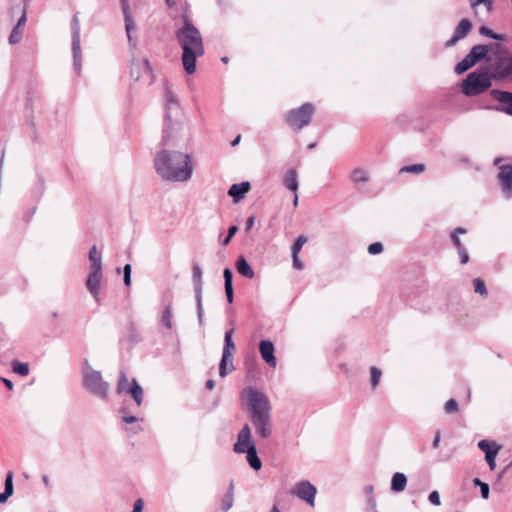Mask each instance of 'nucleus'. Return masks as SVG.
I'll return each mask as SVG.
<instances>
[{"label": "nucleus", "mask_w": 512, "mask_h": 512, "mask_svg": "<svg viewBox=\"0 0 512 512\" xmlns=\"http://www.w3.org/2000/svg\"><path fill=\"white\" fill-rule=\"evenodd\" d=\"M182 125L173 122L167 113V125L163 131L161 148L154 157L158 176L168 182L184 183L192 178L194 165L190 154L172 149L177 145Z\"/></svg>", "instance_id": "obj_1"}, {"label": "nucleus", "mask_w": 512, "mask_h": 512, "mask_svg": "<svg viewBox=\"0 0 512 512\" xmlns=\"http://www.w3.org/2000/svg\"><path fill=\"white\" fill-rule=\"evenodd\" d=\"M182 26L176 30L175 37L182 49L181 61L185 72L189 75L196 71V61L205 53L204 42L198 28L188 16H183Z\"/></svg>", "instance_id": "obj_2"}, {"label": "nucleus", "mask_w": 512, "mask_h": 512, "mask_svg": "<svg viewBox=\"0 0 512 512\" xmlns=\"http://www.w3.org/2000/svg\"><path fill=\"white\" fill-rule=\"evenodd\" d=\"M487 71L494 81L512 79V54L502 45H493V50L487 58Z\"/></svg>", "instance_id": "obj_3"}, {"label": "nucleus", "mask_w": 512, "mask_h": 512, "mask_svg": "<svg viewBox=\"0 0 512 512\" xmlns=\"http://www.w3.org/2000/svg\"><path fill=\"white\" fill-rule=\"evenodd\" d=\"M233 451L236 454H246V461L253 470L258 471L262 468V461L257 454L256 444L248 424H244L239 431Z\"/></svg>", "instance_id": "obj_4"}, {"label": "nucleus", "mask_w": 512, "mask_h": 512, "mask_svg": "<svg viewBox=\"0 0 512 512\" xmlns=\"http://www.w3.org/2000/svg\"><path fill=\"white\" fill-rule=\"evenodd\" d=\"M494 79L488 71H474L467 75L461 83V91L465 96L474 97L487 91Z\"/></svg>", "instance_id": "obj_5"}, {"label": "nucleus", "mask_w": 512, "mask_h": 512, "mask_svg": "<svg viewBox=\"0 0 512 512\" xmlns=\"http://www.w3.org/2000/svg\"><path fill=\"white\" fill-rule=\"evenodd\" d=\"M244 395L250 411V418L271 414V403L263 391L248 387L244 390Z\"/></svg>", "instance_id": "obj_6"}, {"label": "nucleus", "mask_w": 512, "mask_h": 512, "mask_svg": "<svg viewBox=\"0 0 512 512\" xmlns=\"http://www.w3.org/2000/svg\"><path fill=\"white\" fill-rule=\"evenodd\" d=\"M83 385L86 390L100 399H106L109 394V383L103 380L101 372L88 365L83 369Z\"/></svg>", "instance_id": "obj_7"}, {"label": "nucleus", "mask_w": 512, "mask_h": 512, "mask_svg": "<svg viewBox=\"0 0 512 512\" xmlns=\"http://www.w3.org/2000/svg\"><path fill=\"white\" fill-rule=\"evenodd\" d=\"M313 113L314 106L310 103H305L297 109L290 110L286 114V121L293 130L299 131L311 122Z\"/></svg>", "instance_id": "obj_8"}, {"label": "nucleus", "mask_w": 512, "mask_h": 512, "mask_svg": "<svg viewBox=\"0 0 512 512\" xmlns=\"http://www.w3.org/2000/svg\"><path fill=\"white\" fill-rule=\"evenodd\" d=\"M233 329L226 331L224 338V348L222 353V358L219 365V375L221 377L227 376L230 372L234 370V365L232 362V355L235 351V345L232 340Z\"/></svg>", "instance_id": "obj_9"}, {"label": "nucleus", "mask_w": 512, "mask_h": 512, "mask_svg": "<svg viewBox=\"0 0 512 512\" xmlns=\"http://www.w3.org/2000/svg\"><path fill=\"white\" fill-rule=\"evenodd\" d=\"M72 51H73V60H74V69L78 75L81 72V60H82V51H81V43H80V24L79 19L76 15H74L72 20Z\"/></svg>", "instance_id": "obj_10"}, {"label": "nucleus", "mask_w": 512, "mask_h": 512, "mask_svg": "<svg viewBox=\"0 0 512 512\" xmlns=\"http://www.w3.org/2000/svg\"><path fill=\"white\" fill-rule=\"evenodd\" d=\"M316 487L307 480L296 483L291 489V494L305 501L309 506L314 507Z\"/></svg>", "instance_id": "obj_11"}, {"label": "nucleus", "mask_w": 512, "mask_h": 512, "mask_svg": "<svg viewBox=\"0 0 512 512\" xmlns=\"http://www.w3.org/2000/svg\"><path fill=\"white\" fill-rule=\"evenodd\" d=\"M252 425L257 436L261 439H268L272 436V414L251 418Z\"/></svg>", "instance_id": "obj_12"}, {"label": "nucleus", "mask_w": 512, "mask_h": 512, "mask_svg": "<svg viewBox=\"0 0 512 512\" xmlns=\"http://www.w3.org/2000/svg\"><path fill=\"white\" fill-rule=\"evenodd\" d=\"M497 180L504 198L510 200L512 198V165L499 166Z\"/></svg>", "instance_id": "obj_13"}, {"label": "nucleus", "mask_w": 512, "mask_h": 512, "mask_svg": "<svg viewBox=\"0 0 512 512\" xmlns=\"http://www.w3.org/2000/svg\"><path fill=\"white\" fill-rule=\"evenodd\" d=\"M192 278L195 283V298L197 304V314L199 324L202 325L204 311L202 306V269L199 265H194L192 269Z\"/></svg>", "instance_id": "obj_14"}, {"label": "nucleus", "mask_w": 512, "mask_h": 512, "mask_svg": "<svg viewBox=\"0 0 512 512\" xmlns=\"http://www.w3.org/2000/svg\"><path fill=\"white\" fill-rule=\"evenodd\" d=\"M130 75L135 81L143 79L144 77L151 78V67L149 61L145 58L133 59Z\"/></svg>", "instance_id": "obj_15"}, {"label": "nucleus", "mask_w": 512, "mask_h": 512, "mask_svg": "<svg viewBox=\"0 0 512 512\" xmlns=\"http://www.w3.org/2000/svg\"><path fill=\"white\" fill-rule=\"evenodd\" d=\"M472 29V22L468 18L460 20L456 26L453 36L445 43L446 47H453L458 41L464 39Z\"/></svg>", "instance_id": "obj_16"}, {"label": "nucleus", "mask_w": 512, "mask_h": 512, "mask_svg": "<svg viewBox=\"0 0 512 512\" xmlns=\"http://www.w3.org/2000/svg\"><path fill=\"white\" fill-rule=\"evenodd\" d=\"M122 12L124 15L125 30L130 46H132L131 31L135 29V23L133 20L132 12L129 6V0H120Z\"/></svg>", "instance_id": "obj_17"}, {"label": "nucleus", "mask_w": 512, "mask_h": 512, "mask_svg": "<svg viewBox=\"0 0 512 512\" xmlns=\"http://www.w3.org/2000/svg\"><path fill=\"white\" fill-rule=\"evenodd\" d=\"M259 351L263 360L271 367H276V358L274 355V345L269 340H262L259 343Z\"/></svg>", "instance_id": "obj_18"}, {"label": "nucleus", "mask_w": 512, "mask_h": 512, "mask_svg": "<svg viewBox=\"0 0 512 512\" xmlns=\"http://www.w3.org/2000/svg\"><path fill=\"white\" fill-rule=\"evenodd\" d=\"M88 258L91 262L88 274L103 275L102 256L101 253L97 251L96 246H93L89 250Z\"/></svg>", "instance_id": "obj_19"}, {"label": "nucleus", "mask_w": 512, "mask_h": 512, "mask_svg": "<svg viewBox=\"0 0 512 512\" xmlns=\"http://www.w3.org/2000/svg\"><path fill=\"white\" fill-rule=\"evenodd\" d=\"M492 50L493 45H476L468 54L476 65L481 60L487 59Z\"/></svg>", "instance_id": "obj_20"}, {"label": "nucleus", "mask_w": 512, "mask_h": 512, "mask_svg": "<svg viewBox=\"0 0 512 512\" xmlns=\"http://www.w3.org/2000/svg\"><path fill=\"white\" fill-rule=\"evenodd\" d=\"M102 278L103 275L88 274L87 276L86 287L96 301H99V290Z\"/></svg>", "instance_id": "obj_21"}, {"label": "nucleus", "mask_w": 512, "mask_h": 512, "mask_svg": "<svg viewBox=\"0 0 512 512\" xmlns=\"http://www.w3.org/2000/svg\"><path fill=\"white\" fill-rule=\"evenodd\" d=\"M491 96L494 100L507 104V107L504 110L506 113L512 115V93L494 89L491 91Z\"/></svg>", "instance_id": "obj_22"}, {"label": "nucleus", "mask_w": 512, "mask_h": 512, "mask_svg": "<svg viewBox=\"0 0 512 512\" xmlns=\"http://www.w3.org/2000/svg\"><path fill=\"white\" fill-rule=\"evenodd\" d=\"M250 189V183L249 182H242L240 184H233L228 194L231 196L235 202L240 201L244 195L249 191Z\"/></svg>", "instance_id": "obj_23"}, {"label": "nucleus", "mask_w": 512, "mask_h": 512, "mask_svg": "<svg viewBox=\"0 0 512 512\" xmlns=\"http://www.w3.org/2000/svg\"><path fill=\"white\" fill-rule=\"evenodd\" d=\"M126 394L131 395L133 400L135 401L136 405L139 407L143 403V397H144V390L143 388L138 384L136 379H132L130 383V387Z\"/></svg>", "instance_id": "obj_24"}, {"label": "nucleus", "mask_w": 512, "mask_h": 512, "mask_svg": "<svg viewBox=\"0 0 512 512\" xmlns=\"http://www.w3.org/2000/svg\"><path fill=\"white\" fill-rule=\"evenodd\" d=\"M407 486V477L402 472H396L393 474L391 479V490L395 493H399L405 490Z\"/></svg>", "instance_id": "obj_25"}, {"label": "nucleus", "mask_w": 512, "mask_h": 512, "mask_svg": "<svg viewBox=\"0 0 512 512\" xmlns=\"http://www.w3.org/2000/svg\"><path fill=\"white\" fill-rule=\"evenodd\" d=\"M236 270L237 272L249 279H252L254 277V271L248 261L243 257H239L236 262Z\"/></svg>", "instance_id": "obj_26"}, {"label": "nucleus", "mask_w": 512, "mask_h": 512, "mask_svg": "<svg viewBox=\"0 0 512 512\" xmlns=\"http://www.w3.org/2000/svg\"><path fill=\"white\" fill-rule=\"evenodd\" d=\"M283 184L284 186L293 191L294 193L297 192L298 190V187H299V183H298V175H297V171L295 169H290L285 177H284V181H283Z\"/></svg>", "instance_id": "obj_27"}, {"label": "nucleus", "mask_w": 512, "mask_h": 512, "mask_svg": "<svg viewBox=\"0 0 512 512\" xmlns=\"http://www.w3.org/2000/svg\"><path fill=\"white\" fill-rule=\"evenodd\" d=\"M225 293L229 303L233 302V284H232V271L225 268L223 271Z\"/></svg>", "instance_id": "obj_28"}, {"label": "nucleus", "mask_w": 512, "mask_h": 512, "mask_svg": "<svg viewBox=\"0 0 512 512\" xmlns=\"http://www.w3.org/2000/svg\"><path fill=\"white\" fill-rule=\"evenodd\" d=\"M234 502V486L233 483L230 484L227 493L223 496L221 500V508L223 511H228Z\"/></svg>", "instance_id": "obj_29"}, {"label": "nucleus", "mask_w": 512, "mask_h": 512, "mask_svg": "<svg viewBox=\"0 0 512 512\" xmlns=\"http://www.w3.org/2000/svg\"><path fill=\"white\" fill-rule=\"evenodd\" d=\"M473 66H475V63L473 62V60L471 59V57L469 56V54H467L456 66H455V73L457 74H463L465 73L466 71H468L470 68H472Z\"/></svg>", "instance_id": "obj_30"}, {"label": "nucleus", "mask_w": 512, "mask_h": 512, "mask_svg": "<svg viewBox=\"0 0 512 512\" xmlns=\"http://www.w3.org/2000/svg\"><path fill=\"white\" fill-rule=\"evenodd\" d=\"M473 66H475V63L473 62V60L471 59V57L469 56V54H467L456 66H455V73L457 74H463L465 73L466 71H468L470 68H472Z\"/></svg>", "instance_id": "obj_31"}, {"label": "nucleus", "mask_w": 512, "mask_h": 512, "mask_svg": "<svg viewBox=\"0 0 512 512\" xmlns=\"http://www.w3.org/2000/svg\"><path fill=\"white\" fill-rule=\"evenodd\" d=\"M501 449V446L495 442H493V452L485 455V460L489 466V469L493 471L496 468V458Z\"/></svg>", "instance_id": "obj_32"}, {"label": "nucleus", "mask_w": 512, "mask_h": 512, "mask_svg": "<svg viewBox=\"0 0 512 512\" xmlns=\"http://www.w3.org/2000/svg\"><path fill=\"white\" fill-rule=\"evenodd\" d=\"M12 371L20 376H28L30 372L29 364L24 362L13 361Z\"/></svg>", "instance_id": "obj_33"}, {"label": "nucleus", "mask_w": 512, "mask_h": 512, "mask_svg": "<svg viewBox=\"0 0 512 512\" xmlns=\"http://www.w3.org/2000/svg\"><path fill=\"white\" fill-rule=\"evenodd\" d=\"M466 229L462 227H458L454 229V231L451 233V240L453 243V246L456 248L457 251L465 248L459 238V234H465Z\"/></svg>", "instance_id": "obj_34"}, {"label": "nucleus", "mask_w": 512, "mask_h": 512, "mask_svg": "<svg viewBox=\"0 0 512 512\" xmlns=\"http://www.w3.org/2000/svg\"><path fill=\"white\" fill-rule=\"evenodd\" d=\"M382 376V371L375 366H372L370 368V384L373 390H375L380 382Z\"/></svg>", "instance_id": "obj_35"}, {"label": "nucleus", "mask_w": 512, "mask_h": 512, "mask_svg": "<svg viewBox=\"0 0 512 512\" xmlns=\"http://www.w3.org/2000/svg\"><path fill=\"white\" fill-rule=\"evenodd\" d=\"M129 387H130V384L128 383L126 374L123 371L120 372L119 380H118V384H117V392L119 394L127 393Z\"/></svg>", "instance_id": "obj_36"}, {"label": "nucleus", "mask_w": 512, "mask_h": 512, "mask_svg": "<svg viewBox=\"0 0 512 512\" xmlns=\"http://www.w3.org/2000/svg\"><path fill=\"white\" fill-rule=\"evenodd\" d=\"M474 292L480 294L482 297L486 298L488 295V291L486 289V285L484 281L480 278H475L473 280Z\"/></svg>", "instance_id": "obj_37"}, {"label": "nucleus", "mask_w": 512, "mask_h": 512, "mask_svg": "<svg viewBox=\"0 0 512 512\" xmlns=\"http://www.w3.org/2000/svg\"><path fill=\"white\" fill-rule=\"evenodd\" d=\"M161 321L168 329H172V307L170 304L165 307Z\"/></svg>", "instance_id": "obj_38"}, {"label": "nucleus", "mask_w": 512, "mask_h": 512, "mask_svg": "<svg viewBox=\"0 0 512 512\" xmlns=\"http://www.w3.org/2000/svg\"><path fill=\"white\" fill-rule=\"evenodd\" d=\"M425 171V165L424 164H413L404 166L400 169V173H414V174H420Z\"/></svg>", "instance_id": "obj_39"}, {"label": "nucleus", "mask_w": 512, "mask_h": 512, "mask_svg": "<svg viewBox=\"0 0 512 512\" xmlns=\"http://www.w3.org/2000/svg\"><path fill=\"white\" fill-rule=\"evenodd\" d=\"M369 179L368 174L366 171L362 169H356L352 173V180L355 183H365Z\"/></svg>", "instance_id": "obj_40"}, {"label": "nucleus", "mask_w": 512, "mask_h": 512, "mask_svg": "<svg viewBox=\"0 0 512 512\" xmlns=\"http://www.w3.org/2000/svg\"><path fill=\"white\" fill-rule=\"evenodd\" d=\"M471 8L476 12L479 5H484L488 12L492 11L493 1L492 0H469Z\"/></svg>", "instance_id": "obj_41"}, {"label": "nucleus", "mask_w": 512, "mask_h": 512, "mask_svg": "<svg viewBox=\"0 0 512 512\" xmlns=\"http://www.w3.org/2000/svg\"><path fill=\"white\" fill-rule=\"evenodd\" d=\"M307 237L305 236H299L296 241L294 242L293 246H292V249H291V254L292 255H299L303 245L307 242Z\"/></svg>", "instance_id": "obj_42"}, {"label": "nucleus", "mask_w": 512, "mask_h": 512, "mask_svg": "<svg viewBox=\"0 0 512 512\" xmlns=\"http://www.w3.org/2000/svg\"><path fill=\"white\" fill-rule=\"evenodd\" d=\"M479 33L483 36L492 38L494 40H503L504 39L503 35L494 33L490 28H488L486 26H481L479 29Z\"/></svg>", "instance_id": "obj_43"}, {"label": "nucleus", "mask_w": 512, "mask_h": 512, "mask_svg": "<svg viewBox=\"0 0 512 512\" xmlns=\"http://www.w3.org/2000/svg\"><path fill=\"white\" fill-rule=\"evenodd\" d=\"M13 492H14V488H13V472L10 471V472H8L6 474L4 493L9 495V497H10V496L13 495Z\"/></svg>", "instance_id": "obj_44"}, {"label": "nucleus", "mask_w": 512, "mask_h": 512, "mask_svg": "<svg viewBox=\"0 0 512 512\" xmlns=\"http://www.w3.org/2000/svg\"><path fill=\"white\" fill-rule=\"evenodd\" d=\"M22 37L21 29L18 27H14L11 31V34L9 36V43L10 44H17L20 42Z\"/></svg>", "instance_id": "obj_45"}, {"label": "nucleus", "mask_w": 512, "mask_h": 512, "mask_svg": "<svg viewBox=\"0 0 512 512\" xmlns=\"http://www.w3.org/2000/svg\"><path fill=\"white\" fill-rule=\"evenodd\" d=\"M166 104L168 110L178 109L176 98L171 92L166 93Z\"/></svg>", "instance_id": "obj_46"}, {"label": "nucleus", "mask_w": 512, "mask_h": 512, "mask_svg": "<svg viewBox=\"0 0 512 512\" xmlns=\"http://www.w3.org/2000/svg\"><path fill=\"white\" fill-rule=\"evenodd\" d=\"M477 446L481 451H483L485 453V455H487V452L488 453L493 452V442L490 443L488 440L479 441Z\"/></svg>", "instance_id": "obj_47"}, {"label": "nucleus", "mask_w": 512, "mask_h": 512, "mask_svg": "<svg viewBox=\"0 0 512 512\" xmlns=\"http://www.w3.org/2000/svg\"><path fill=\"white\" fill-rule=\"evenodd\" d=\"M446 413H454L458 411V403L455 399H449L444 406Z\"/></svg>", "instance_id": "obj_48"}, {"label": "nucleus", "mask_w": 512, "mask_h": 512, "mask_svg": "<svg viewBox=\"0 0 512 512\" xmlns=\"http://www.w3.org/2000/svg\"><path fill=\"white\" fill-rule=\"evenodd\" d=\"M383 251V245L380 242L372 243L368 246V252L371 255L379 254Z\"/></svg>", "instance_id": "obj_49"}, {"label": "nucleus", "mask_w": 512, "mask_h": 512, "mask_svg": "<svg viewBox=\"0 0 512 512\" xmlns=\"http://www.w3.org/2000/svg\"><path fill=\"white\" fill-rule=\"evenodd\" d=\"M428 500L434 506L441 505L440 495L438 491H432L428 496Z\"/></svg>", "instance_id": "obj_50"}, {"label": "nucleus", "mask_w": 512, "mask_h": 512, "mask_svg": "<svg viewBox=\"0 0 512 512\" xmlns=\"http://www.w3.org/2000/svg\"><path fill=\"white\" fill-rule=\"evenodd\" d=\"M457 252H458V255L460 257V262L462 264H467L469 262V254H468L466 248H463V249H461V250H459Z\"/></svg>", "instance_id": "obj_51"}, {"label": "nucleus", "mask_w": 512, "mask_h": 512, "mask_svg": "<svg viewBox=\"0 0 512 512\" xmlns=\"http://www.w3.org/2000/svg\"><path fill=\"white\" fill-rule=\"evenodd\" d=\"M292 259H293V267L295 269H297V270H303L304 269V264L299 259V255H292Z\"/></svg>", "instance_id": "obj_52"}, {"label": "nucleus", "mask_w": 512, "mask_h": 512, "mask_svg": "<svg viewBox=\"0 0 512 512\" xmlns=\"http://www.w3.org/2000/svg\"><path fill=\"white\" fill-rule=\"evenodd\" d=\"M480 491H481V496L483 499L486 500L489 498L490 489H489V485L487 483H483L480 486Z\"/></svg>", "instance_id": "obj_53"}, {"label": "nucleus", "mask_w": 512, "mask_h": 512, "mask_svg": "<svg viewBox=\"0 0 512 512\" xmlns=\"http://www.w3.org/2000/svg\"><path fill=\"white\" fill-rule=\"evenodd\" d=\"M143 507H144V501H143V499L139 498L134 502L132 512H142Z\"/></svg>", "instance_id": "obj_54"}, {"label": "nucleus", "mask_w": 512, "mask_h": 512, "mask_svg": "<svg viewBox=\"0 0 512 512\" xmlns=\"http://www.w3.org/2000/svg\"><path fill=\"white\" fill-rule=\"evenodd\" d=\"M122 420L126 423V424H131V423H134V422H137L139 421V419L135 416H131V415H124L122 416Z\"/></svg>", "instance_id": "obj_55"}, {"label": "nucleus", "mask_w": 512, "mask_h": 512, "mask_svg": "<svg viewBox=\"0 0 512 512\" xmlns=\"http://www.w3.org/2000/svg\"><path fill=\"white\" fill-rule=\"evenodd\" d=\"M26 21H27L26 12H25V10H23V13H22L21 17L18 19V22L15 27H18L21 29V27L25 25Z\"/></svg>", "instance_id": "obj_56"}, {"label": "nucleus", "mask_w": 512, "mask_h": 512, "mask_svg": "<svg viewBox=\"0 0 512 512\" xmlns=\"http://www.w3.org/2000/svg\"><path fill=\"white\" fill-rule=\"evenodd\" d=\"M440 439H441L440 431H437L436 434H435L434 440L432 442V447L434 449H437L439 447Z\"/></svg>", "instance_id": "obj_57"}, {"label": "nucleus", "mask_w": 512, "mask_h": 512, "mask_svg": "<svg viewBox=\"0 0 512 512\" xmlns=\"http://www.w3.org/2000/svg\"><path fill=\"white\" fill-rule=\"evenodd\" d=\"M0 381L9 389V390H13L14 388V385L13 383L7 379V378H3V377H0Z\"/></svg>", "instance_id": "obj_58"}, {"label": "nucleus", "mask_w": 512, "mask_h": 512, "mask_svg": "<svg viewBox=\"0 0 512 512\" xmlns=\"http://www.w3.org/2000/svg\"><path fill=\"white\" fill-rule=\"evenodd\" d=\"M255 223V218L253 216L249 217L247 220H246V230H250L253 225Z\"/></svg>", "instance_id": "obj_59"}, {"label": "nucleus", "mask_w": 512, "mask_h": 512, "mask_svg": "<svg viewBox=\"0 0 512 512\" xmlns=\"http://www.w3.org/2000/svg\"><path fill=\"white\" fill-rule=\"evenodd\" d=\"M237 231H238L237 226H235V225L231 226L228 230V236L232 238L237 233Z\"/></svg>", "instance_id": "obj_60"}, {"label": "nucleus", "mask_w": 512, "mask_h": 512, "mask_svg": "<svg viewBox=\"0 0 512 512\" xmlns=\"http://www.w3.org/2000/svg\"><path fill=\"white\" fill-rule=\"evenodd\" d=\"M9 498V495H7L6 493L2 492L0 493V503L3 504L5 503Z\"/></svg>", "instance_id": "obj_61"}, {"label": "nucleus", "mask_w": 512, "mask_h": 512, "mask_svg": "<svg viewBox=\"0 0 512 512\" xmlns=\"http://www.w3.org/2000/svg\"><path fill=\"white\" fill-rule=\"evenodd\" d=\"M124 275H131V265L130 264H126L124 266Z\"/></svg>", "instance_id": "obj_62"}, {"label": "nucleus", "mask_w": 512, "mask_h": 512, "mask_svg": "<svg viewBox=\"0 0 512 512\" xmlns=\"http://www.w3.org/2000/svg\"><path fill=\"white\" fill-rule=\"evenodd\" d=\"M214 386H215V383H214V381H213V380H208V381L206 382V388H207V389L212 390V389L214 388Z\"/></svg>", "instance_id": "obj_63"}, {"label": "nucleus", "mask_w": 512, "mask_h": 512, "mask_svg": "<svg viewBox=\"0 0 512 512\" xmlns=\"http://www.w3.org/2000/svg\"><path fill=\"white\" fill-rule=\"evenodd\" d=\"M124 283L126 286H130L131 284V275H124Z\"/></svg>", "instance_id": "obj_64"}]
</instances>
